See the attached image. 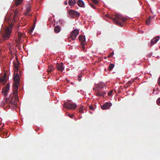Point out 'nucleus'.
Wrapping results in <instances>:
<instances>
[{
  "label": "nucleus",
  "instance_id": "f257e3e1",
  "mask_svg": "<svg viewBox=\"0 0 160 160\" xmlns=\"http://www.w3.org/2000/svg\"><path fill=\"white\" fill-rule=\"evenodd\" d=\"M108 17L112 19V21L118 25L120 27H122L124 25L123 22H125L127 19L123 17L121 15L118 14H116L115 18H112L109 15H108Z\"/></svg>",
  "mask_w": 160,
  "mask_h": 160
},
{
  "label": "nucleus",
  "instance_id": "f03ea898",
  "mask_svg": "<svg viewBox=\"0 0 160 160\" xmlns=\"http://www.w3.org/2000/svg\"><path fill=\"white\" fill-rule=\"evenodd\" d=\"M14 96V98L10 96L8 98H6L3 102V104L5 105L7 104H8V105L9 107L11 106L12 105H13L15 107L17 106V103L18 101V95L17 96Z\"/></svg>",
  "mask_w": 160,
  "mask_h": 160
},
{
  "label": "nucleus",
  "instance_id": "7ed1b4c3",
  "mask_svg": "<svg viewBox=\"0 0 160 160\" xmlns=\"http://www.w3.org/2000/svg\"><path fill=\"white\" fill-rule=\"evenodd\" d=\"M78 33L79 31L77 29H74L71 32L69 37L68 38V39L69 41L70 39H71L72 40H74L76 38Z\"/></svg>",
  "mask_w": 160,
  "mask_h": 160
},
{
  "label": "nucleus",
  "instance_id": "20e7f679",
  "mask_svg": "<svg viewBox=\"0 0 160 160\" xmlns=\"http://www.w3.org/2000/svg\"><path fill=\"white\" fill-rule=\"evenodd\" d=\"M63 106L66 108L68 109H75L77 107V105L74 103H70L68 102L64 103Z\"/></svg>",
  "mask_w": 160,
  "mask_h": 160
},
{
  "label": "nucleus",
  "instance_id": "39448f33",
  "mask_svg": "<svg viewBox=\"0 0 160 160\" xmlns=\"http://www.w3.org/2000/svg\"><path fill=\"white\" fill-rule=\"evenodd\" d=\"M12 31V28L10 27L7 28L5 31V33L3 35L4 39H7L9 37Z\"/></svg>",
  "mask_w": 160,
  "mask_h": 160
},
{
  "label": "nucleus",
  "instance_id": "423d86ee",
  "mask_svg": "<svg viewBox=\"0 0 160 160\" xmlns=\"http://www.w3.org/2000/svg\"><path fill=\"white\" fill-rule=\"evenodd\" d=\"M9 84H7L4 88H3L1 93L4 96H5L7 94L9 90Z\"/></svg>",
  "mask_w": 160,
  "mask_h": 160
},
{
  "label": "nucleus",
  "instance_id": "0eeeda50",
  "mask_svg": "<svg viewBox=\"0 0 160 160\" xmlns=\"http://www.w3.org/2000/svg\"><path fill=\"white\" fill-rule=\"evenodd\" d=\"M105 86V85L104 83H99L97 84V86L95 88H93V89L95 91L100 90V89L103 88Z\"/></svg>",
  "mask_w": 160,
  "mask_h": 160
},
{
  "label": "nucleus",
  "instance_id": "6e6552de",
  "mask_svg": "<svg viewBox=\"0 0 160 160\" xmlns=\"http://www.w3.org/2000/svg\"><path fill=\"white\" fill-rule=\"evenodd\" d=\"M18 84H16V83H14V85H13V96H17L18 95Z\"/></svg>",
  "mask_w": 160,
  "mask_h": 160
},
{
  "label": "nucleus",
  "instance_id": "1a4fd4ad",
  "mask_svg": "<svg viewBox=\"0 0 160 160\" xmlns=\"http://www.w3.org/2000/svg\"><path fill=\"white\" fill-rule=\"evenodd\" d=\"M26 7L27 8L26 11L25 12V15L26 16H31V14H28V13L30 12L31 8V5L30 4H27L26 5Z\"/></svg>",
  "mask_w": 160,
  "mask_h": 160
},
{
  "label": "nucleus",
  "instance_id": "9d476101",
  "mask_svg": "<svg viewBox=\"0 0 160 160\" xmlns=\"http://www.w3.org/2000/svg\"><path fill=\"white\" fill-rule=\"evenodd\" d=\"M112 105V104L111 103L107 102L101 106V108L103 110L107 109H108Z\"/></svg>",
  "mask_w": 160,
  "mask_h": 160
},
{
  "label": "nucleus",
  "instance_id": "9b49d317",
  "mask_svg": "<svg viewBox=\"0 0 160 160\" xmlns=\"http://www.w3.org/2000/svg\"><path fill=\"white\" fill-rule=\"evenodd\" d=\"M69 13L70 15L72 16L79 17L80 16V14L77 11L70 9L69 11Z\"/></svg>",
  "mask_w": 160,
  "mask_h": 160
},
{
  "label": "nucleus",
  "instance_id": "f8f14e48",
  "mask_svg": "<svg viewBox=\"0 0 160 160\" xmlns=\"http://www.w3.org/2000/svg\"><path fill=\"white\" fill-rule=\"evenodd\" d=\"M63 63H61L60 64L57 63L56 65V68L59 71L62 72L64 69V67L63 66Z\"/></svg>",
  "mask_w": 160,
  "mask_h": 160
},
{
  "label": "nucleus",
  "instance_id": "ddd939ff",
  "mask_svg": "<svg viewBox=\"0 0 160 160\" xmlns=\"http://www.w3.org/2000/svg\"><path fill=\"white\" fill-rule=\"evenodd\" d=\"M79 39L81 42V44L83 46L85 45V38L83 36L81 35L79 37Z\"/></svg>",
  "mask_w": 160,
  "mask_h": 160
},
{
  "label": "nucleus",
  "instance_id": "4468645a",
  "mask_svg": "<svg viewBox=\"0 0 160 160\" xmlns=\"http://www.w3.org/2000/svg\"><path fill=\"white\" fill-rule=\"evenodd\" d=\"M160 37L159 36L156 37L152 39L151 41L150 46H152L156 43L159 40Z\"/></svg>",
  "mask_w": 160,
  "mask_h": 160
},
{
  "label": "nucleus",
  "instance_id": "2eb2a0df",
  "mask_svg": "<svg viewBox=\"0 0 160 160\" xmlns=\"http://www.w3.org/2000/svg\"><path fill=\"white\" fill-rule=\"evenodd\" d=\"M98 92H97L96 95L98 97H104V95L106 94V92L105 91H100V90L97 91Z\"/></svg>",
  "mask_w": 160,
  "mask_h": 160
},
{
  "label": "nucleus",
  "instance_id": "dca6fc26",
  "mask_svg": "<svg viewBox=\"0 0 160 160\" xmlns=\"http://www.w3.org/2000/svg\"><path fill=\"white\" fill-rule=\"evenodd\" d=\"M13 79L14 80V83H16V84H18L19 82L20 79L19 77L18 74H17L15 76Z\"/></svg>",
  "mask_w": 160,
  "mask_h": 160
},
{
  "label": "nucleus",
  "instance_id": "f3484780",
  "mask_svg": "<svg viewBox=\"0 0 160 160\" xmlns=\"http://www.w3.org/2000/svg\"><path fill=\"white\" fill-rule=\"evenodd\" d=\"M77 3L80 7H84V4L83 2L81 0H78Z\"/></svg>",
  "mask_w": 160,
  "mask_h": 160
},
{
  "label": "nucleus",
  "instance_id": "a211bd4d",
  "mask_svg": "<svg viewBox=\"0 0 160 160\" xmlns=\"http://www.w3.org/2000/svg\"><path fill=\"white\" fill-rule=\"evenodd\" d=\"M152 19L153 17L151 16H150L146 20V24L148 25H149L150 22H152Z\"/></svg>",
  "mask_w": 160,
  "mask_h": 160
},
{
  "label": "nucleus",
  "instance_id": "6ab92c4d",
  "mask_svg": "<svg viewBox=\"0 0 160 160\" xmlns=\"http://www.w3.org/2000/svg\"><path fill=\"white\" fill-rule=\"evenodd\" d=\"M76 3L75 0H69L68 2L69 5L70 6H74Z\"/></svg>",
  "mask_w": 160,
  "mask_h": 160
},
{
  "label": "nucleus",
  "instance_id": "aec40b11",
  "mask_svg": "<svg viewBox=\"0 0 160 160\" xmlns=\"http://www.w3.org/2000/svg\"><path fill=\"white\" fill-rule=\"evenodd\" d=\"M54 69V68H53V66L52 65H49L48 66V68L47 71L48 72H51Z\"/></svg>",
  "mask_w": 160,
  "mask_h": 160
},
{
  "label": "nucleus",
  "instance_id": "412c9836",
  "mask_svg": "<svg viewBox=\"0 0 160 160\" xmlns=\"http://www.w3.org/2000/svg\"><path fill=\"white\" fill-rule=\"evenodd\" d=\"M23 0H16L15 1L14 4L16 6H18L22 4Z\"/></svg>",
  "mask_w": 160,
  "mask_h": 160
},
{
  "label": "nucleus",
  "instance_id": "4be33fe9",
  "mask_svg": "<svg viewBox=\"0 0 160 160\" xmlns=\"http://www.w3.org/2000/svg\"><path fill=\"white\" fill-rule=\"evenodd\" d=\"M61 30L60 27L59 26H57L55 27L54 29V31L56 33H58Z\"/></svg>",
  "mask_w": 160,
  "mask_h": 160
},
{
  "label": "nucleus",
  "instance_id": "5701e85b",
  "mask_svg": "<svg viewBox=\"0 0 160 160\" xmlns=\"http://www.w3.org/2000/svg\"><path fill=\"white\" fill-rule=\"evenodd\" d=\"M85 108L83 105H81L79 108V112L81 113H83V110L85 109Z\"/></svg>",
  "mask_w": 160,
  "mask_h": 160
},
{
  "label": "nucleus",
  "instance_id": "b1692460",
  "mask_svg": "<svg viewBox=\"0 0 160 160\" xmlns=\"http://www.w3.org/2000/svg\"><path fill=\"white\" fill-rule=\"evenodd\" d=\"M6 76V73L4 74V77L2 78H0V82H2L5 83L6 82V79H5V77Z\"/></svg>",
  "mask_w": 160,
  "mask_h": 160
},
{
  "label": "nucleus",
  "instance_id": "393cba45",
  "mask_svg": "<svg viewBox=\"0 0 160 160\" xmlns=\"http://www.w3.org/2000/svg\"><path fill=\"white\" fill-rule=\"evenodd\" d=\"M114 65L113 63H111L110 64L109 66V70H111L114 67Z\"/></svg>",
  "mask_w": 160,
  "mask_h": 160
},
{
  "label": "nucleus",
  "instance_id": "a878e982",
  "mask_svg": "<svg viewBox=\"0 0 160 160\" xmlns=\"http://www.w3.org/2000/svg\"><path fill=\"white\" fill-rule=\"evenodd\" d=\"M13 65L14 67L15 68L18 70V64L16 62H14L13 63Z\"/></svg>",
  "mask_w": 160,
  "mask_h": 160
},
{
  "label": "nucleus",
  "instance_id": "bb28decb",
  "mask_svg": "<svg viewBox=\"0 0 160 160\" xmlns=\"http://www.w3.org/2000/svg\"><path fill=\"white\" fill-rule=\"evenodd\" d=\"M19 12V11L18 10V8H17L15 9V12H14V14L16 16L18 15Z\"/></svg>",
  "mask_w": 160,
  "mask_h": 160
},
{
  "label": "nucleus",
  "instance_id": "cd10ccee",
  "mask_svg": "<svg viewBox=\"0 0 160 160\" xmlns=\"http://www.w3.org/2000/svg\"><path fill=\"white\" fill-rule=\"evenodd\" d=\"M81 77H82V75L81 74H79L78 75V80L79 81H81Z\"/></svg>",
  "mask_w": 160,
  "mask_h": 160
},
{
  "label": "nucleus",
  "instance_id": "c85d7f7f",
  "mask_svg": "<svg viewBox=\"0 0 160 160\" xmlns=\"http://www.w3.org/2000/svg\"><path fill=\"white\" fill-rule=\"evenodd\" d=\"M157 103L158 105L160 106V97L157 100Z\"/></svg>",
  "mask_w": 160,
  "mask_h": 160
},
{
  "label": "nucleus",
  "instance_id": "c756f323",
  "mask_svg": "<svg viewBox=\"0 0 160 160\" xmlns=\"http://www.w3.org/2000/svg\"><path fill=\"white\" fill-rule=\"evenodd\" d=\"M113 92V90H111L108 93V96H111L112 94V93Z\"/></svg>",
  "mask_w": 160,
  "mask_h": 160
},
{
  "label": "nucleus",
  "instance_id": "7c9ffc66",
  "mask_svg": "<svg viewBox=\"0 0 160 160\" xmlns=\"http://www.w3.org/2000/svg\"><path fill=\"white\" fill-rule=\"evenodd\" d=\"M132 83V82L131 81H129L127 83V85L128 86H129Z\"/></svg>",
  "mask_w": 160,
  "mask_h": 160
},
{
  "label": "nucleus",
  "instance_id": "2f4dec72",
  "mask_svg": "<svg viewBox=\"0 0 160 160\" xmlns=\"http://www.w3.org/2000/svg\"><path fill=\"white\" fill-rule=\"evenodd\" d=\"M89 5L91 6V7H92L94 9H95L96 8L95 6L93 4L90 3Z\"/></svg>",
  "mask_w": 160,
  "mask_h": 160
},
{
  "label": "nucleus",
  "instance_id": "473e14b6",
  "mask_svg": "<svg viewBox=\"0 0 160 160\" xmlns=\"http://www.w3.org/2000/svg\"><path fill=\"white\" fill-rule=\"evenodd\" d=\"M92 2L95 4H97L98 3V0H92Z\"/></svg>",
  "mask_w": 160,
  "mask_h": 160
},
{
  "label": "nucleus",
  "instance_id": "72a5a7b5",
  "mask_svg": "<svg viewBox=\"0 0 160 160\" xmlns=\"http://www.w3.org/2000/svg\"><path fill=\"white\" fill-rule=\"evenodd\" d=\"M158 83L159 86H160V77L158 78Z\"/></svg>",
  "mask_w": 160,
  "mask_h": 160
},
{
  "label": "nucleus",
  "instance_id": "f704fd0d",
  "mask_svg": "<svg viewBox=\"0 0 160 160\" xmlns=\"http://www.w3.org/2000/svg\"><path fill=\"white\" fill-rule=\"evenodd\" d=\"M68 116L70 117L71 118H73L72 116H73L72 115H71L70 113L68 114Z\"/></svg>",
  "mask_w": 160,
  "mask_h": 160
},
{
  "label": "nucleus",
  "instance_id": "c9c22d12",
  "mask_svg": "<svg viewBox=\"0 0 160 160\" xmlns=\"http://www.w3.org/2000/svg\"><path fill=\"white\" fill-rule=\"evenodd\" d=\"M64 4L65 5H67L68 4L67 2V1H65L64 2Z\"/></svg>",
  "mask_w": 160,
  "mask_h": 160
},
{
  "label": "nucleus",
  "instance_id": "e433bc0d",
  "mask_svg": "<svg viewBox=\"0 0 160 160\" xmlns=\"http://www.w3.org/2000/svg\"><path fill=\"white\" fill-rule=\"evenodd\" d=\"M89 109L92 110L93 109V108L92 106H90L89 107Z\"/></svg>",
  "mask_w": 160,
  "mask_h": 160
},
{
  "label": "nucleus",
  "instance_id": "4c0bfd02",
  "mask_svg": "<svg viewBox=\"0 0 160 160\" xmlns=\"http://www.w3.org/2000/svg\"><path fill=\"white\" fill-rule=\"evenodd\" d=\"M114 54V52H112V53H111V56H112Z\"/></svg>",
  "mask_w": 160,
  "mask_h": 160
},
{
  "label": "nucleus",
  "instance_id": "58836bf2",
  "mask_svg": "<svg viewBox=\"0 0 160 160\" xmlns=\"http://www.w3.org/2000/svg\"><path fill=\"white\" fill-rule=\"evenodd\" d=\"M33 29H34L33 28H32V29H31V30H30V32H32V31H33Z\"/></svg>",
  "mask_w": 160,
  "mask_h": 160
},
{
  "label": "nucleus",
  "instance_id": "ea45409f",
  "mask_svg": "<svg viewBox=\"0 0 160 160\" xmlns=\"http://www.w3.org/2000/svg\"><path fill=\"white\" fill-rule=\"evenodd\" d=\"M112 57L111 55L109 56V57Z\"/></svg>",
  "mask_w": 160,
  "mask_h": 160
},
{
  "label": "nucleus",
  "instance_id": "a19ab883",
  "mask_svg": "<svg viewBox=\"0 0 160 160\" xmlns=\"http://www.w3.org/2000/svg\"><path fill=\"white\" fill-rule=\"evenodd\" d=\"M66 80L67 81H68V80L67 78H66Z\"/></svg>",
  "mask_w": 160,
  "mask_h": 160
},
{
  "label": "nucleus",
  "instance_id": "79ce46f5",
  "mask_svg": "<svg viewBox=\"0 0 160 160\" xmlns=\"http://www.w3.org/2000/svg\"><path fill=\"white\" fill-rule=\"evenodd\" d=\"M1 123L0 122V125H1Z\"/></svg>",
  "mask_w": 160,
  "mask_h": 160
},
{
  "label": "nucleus",
  "instance_id": "37998d69",
  "mask_svg": "<svg viewBox=\"0 0 160 160\" xmlns=\"http://www.w3.org/2000/svg\"><path fill=\"white\" fill-rule=\"evenodd\" d=\"M152 1H153V0H152Z\"/></svg>",
  "mask_w": 160,
  "mask_h": 160
}]
</instances>
